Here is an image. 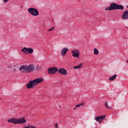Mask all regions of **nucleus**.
<instances>
[{
  "label": "nucleus",
  "instance_id": "f257e3e1",
  "mask_svg": "<svg viewBox=\"0 0 128 128\" xmlns=\"http://www.w3.org/2000/svg\"><path fill=\"white\" fill-rule=\"evenodd\" d=\"M44 82V78H36L32 80H30L27 84L26 88H34L38 84H40V82Z\"/></svg>",
  "mask_w": 128,
  "mask_h": 128
},
{
  "label": "nucleus",
  "instance_id": "f03ea898",
  "mask_svg": "<svg viewBox=\"0 0 128 128\" xmlns=\"http://www.w3.org/2000/svg\"><path fill=\"white\" fill-rule=\"evenodd\" d=\"M20 70L22 72H32L34 70V65L30 64L27 66H20Z\"/></svg>",
  "mask_w": 128,
  "mask_h": 128
},
{
  "label": "nucleus",
  "instance_id": "7ed1b4c3",
  "mask_svg": "<svg viewBox=\"0 0 128 128\" xmlns=\"http://www.w3.org/2000/svg\"><path fill=\"white\" fill-rule=\"evenodd\" d=\"M8 122L10 124H22L26 122V120L24 118H12L7 120Z\"/></svg>",
  "mask_w": 128,
  "mask_h": 128
},
{
  "label": "nucleus",
  "instance_id": "20e7f679",
  "mask_svg": "<svg viewBox=\"0 0 128 128\" xmlns=\"http://www.w3.org/2000/svg\"><path fill=\"white\" fill-rule=\"evenodd\" d=\"M28 12L29 14L33 16H38L40 14L38 13V9L36 8H29L28 9Z\"/></svg>",
  "mask_w": 128,
  "mask_h": 128
},
{
  "label": "nucleus",
  "instance_id": "39448f33",
  "mask_svg": "<svg viewBox=\"0 0 128 128\" xmlns=\"http://www.w3.org/2000/svg\"><path fill=\"white\" fill-rule=\"evenodd\" d=\"M124 8V6L120 4H118L116 3H112L111 4V9L110 10H122Z\"/></svg>",
  "mask_w": 128,
  "mask_h": 128
},
{
  "label": "nucleus",
  "instance_id": "423d86ee",
  "mask_svg": "<svg viewBox=\"0 0 128 128\" xmlns=\"http://www.w3.org/2000/svg\"><path fill=\"white\" fill-rule=\"evenodd\" d=\"M21 52L24 54H32L34 52V49L25 47L21 50Z\"/></svg>",
  "mask_w": 128,
  "mask_h": 128
},
{
  "label": "nucleus",
  "instance_id": "0eeeda50",
  "mask_svg": "<svg viewBox=\"0 0 128 128\" xmlns=\"http://www.w3.org/2000/svg\"><path fill=\"white\" fill-rule=\"evenodd\" d=\"M58 70V68L56 67L50 68L48 70V72L49 74H54Z\"/></svg>",
  "mask_w": 128,
  "mask_h": 128
},
{
  "label": "nucleus",
  "instance_id": "6e6552de",
  "mask_svg": "<svg viewBox=\"0 0 128 128\" xmlns=\"http://www.w3.org/2000/svg\"><path fill=\"white\" fill-rule=\"evenodd\" d=\"M71 52H72V56H73L74 58H80V50L76 49L74 50H72Z\"/></svg>",
  "mask_w": 128,
  "mask_h": 128
},
{
  "label": "nucleus",
  "instance_id": "1a4fd4ad",
  "mask_svg": "<svg viewBox=\"0 0 128 128\" xmlns=\"http://www.w3.org/2000/svg\"><path fill=\"white\" fill-rule=\"evenodd\" d=\"M104 118H106V116H102L94 118V120L96 122H98L99 123L102 122H104Z\"/></svg>",
  "mask_w": 128,
  "mask_h": 128
},
{
  "label": "nucleus",
  "instance_id": "9d476101",
  "mask_svg": "<svg viewBox=\"0 0 128 128\" xmlns=\"http://www.w3.org/2000/svg\"><path fill=\"white\" fill-rule=\"evenodd\" d=\"M68 52V48H64L62 49L60 52V54L62 56H64L66 54V52Z\"/></svg>",
  "mask_w": 128,
  "mask_h": 128
},
{
  "label": "nucleus",
  "instance_id": "9b49d317",
  "mask_svg": "<svg viewBox=\"0 0 128 128\" xmlns=\"http://www.w3.org/2000/svg\"><path fill=\"white\" fill-rule=\"evenodd\" d=\"M58 72L59 74H64V76H66V74H68V71H66V70L64 68H60L59 70L58 69Z\"/></svg>",
  "mask_w": 128,
  "mask_h": 128
},
{
  "label": "nucleus",
  "instance_id": "f8f14e48",
  "mask_svg": "<svg viewBox=\"0 0 128 128\" xmlns=\"http://www.w3.org/2000/svg\"><path fill=\"white\" fill-rule=\"evenodd\" d=\"M122 20H128V10L125 11L122 16Z\"/></svg>",
  "mask_w": 128,
  "mask_h": 128
},
{
  "label": "nucleus",
  "instance_id": "ddd939ff",
  "mask_svg": "<svg viewBox=\"0 0 128 128\" xmlns=\"http://www.w3.org/2000/svg\"><path fill=\"white\" fill-rule=\"evenodd\" d=\"M116 78V74H114L113 76L110 77L109 78V80H111V81L114 80Z\"/></svg>",
  "mask_w": 128,
  "mask_h": 128
},
{
  "label": "nucleus",
  "instance_id": "4468645a",
  "mask_svg": "<svg viewBox=\"0 0 128 128\" xmlns=\"http://www.w3.org/2000/svg\"><path fill=\"white\" fill-rule=\"evenodd\" d=\"M99 52H100L98 51V49H96V48H94V54L96 56V54H98Z\"/></svg>",
  "mask_w": 128,
  "mask_h": 128
},
{
  "label": "nucleus",
  "instance_id": "2eb2a0df",
  "mask_svg": "<svg viewBox=\"0 0 128 128\" xmlns=\"http://www.w3.org/2000/svg\"><path fill=\"white\" fill-rule=\"evenodd\" d=\"M82 64H80L78 65V66H74V70H76V68L77 69L82 68Z\"/></svg>",
  "mask_w": 128,
  "mask_h": 128
},
{
  "label": "nucleus",
  "instance_id": "dca6fc26",
  "mask_svg": "<svg viewBox=\"0 0 128 128\" xmlns=\"http://www.w3.org/2000/svg\"><path fill=\"white\" fill-rule=\"evenodd\" d=\"M112 8V4L109 6V7H107L105 8V10H114V9Z\"/></svg>",
  "mask_w": 128,
  "mask_h": 128
},
{
  "label": "nucleus",
  "instance_id": "f3484780",
  "mask_svg": "<svg viewBox=\"0 0 128 128\" xmlns=\"http://www.w3.org/2000/svg\"><path fill=\"white\" fill-rule=\"evenodd\" d=\"M104 106H106V108H112V107H108V102H104Z\"/></svg>",
  "mask_w": 128,
  "mask_h": 128
},
{
  "label": "nucleus",
  "instance_id": "a211bd4d",
  "mask_svg": "<svg viewBox=\"0 0 128 128\" xmlns=\"http://www.w3.org/2000/svg\"><path fill=\"white\" fill-rule=\"evenodd\" d=\"M23 128H36V127L34 126H24Z\"/></svg>",
  "mask_w": 128,
  "mask_h": 128
},
{
  "label": "nucleus",
  "instance_id": "6ab92c4d",
  "mask_svg": "<svg viewBox=\"0 0 128 128\" xmlns=\"http://www.w3.org/2000/svg\"><path fill=\"white\" fill-rule=\"evenodd\" d=\"M82 106V104H78L77 105H76L75 106L76 108H80V106Z\"/></svg>",
  "mask_w": 128,
  "mask_h": 128
},
{
  "label": "nucleus",
  "instance_id": "aec40b11",
  "mask_svg": "<svg viewBox=\"0 0 128 128\" xmlns=\"http://www.w3.org/2000/svg\"><path fill=\"white\" fill-rule=\"evenodd\" d=\"M54 30V26L52 28L48 30V32H52V30Z\"/></svg>",
  "mask_w": 128,
  "mask_h": 128
},
{
  "label": "nucleus",
  "instance_id": "412c9836",
  "mask_svg": "<svg viewBox=\"0 0 128 128\" xmlns=\"http://www.w3.org/2000/svg\"><path fill=\"white\" fill-rule=\"evenodd\" d=\"M55 128H58V123L55 124Z\"/></svg>",
  "mask_w": 128,
  "mask_h": 128
},
{
  "label": "nucleus",
  "instance_id": "4be33fe9",
  "mask_svg": "<svg viewBox=\"0 0 128 128\" xmlns=\"http://www.w3.org/2000/svg\"><path fill=\"white\" fill-rule=\"evenodd\" d=\"M8 0H3L5 4H6V2H8Z\"/></svg>",
  "mask_w": 128,
  "mask_h": 128
},
{
  "label": "nucleus",
  "instance_id": "5701e85b",
  "mask_svg": "<svg viewBox=\"0 0 128 128\" xmlns=\"http://www.w3.org/2000/svg\"><path fill=\"white\" fill-rule=\"evenodd\" d=\"M74 110H76V108H74Z\"/></svg>",
  "mask_w": 128,
  "mask_h": 128
},
{
  "label": "nucleus",
  "instance_id": "b1692460",
  "mask_svg": "<svg viewBox=\"0 0 128 128\" xmlns=\"http://www.w3.org/2000/svg\"><path fill=\"white\" fill-rule=\"evenodd\" d=\"M126 62H128V60L126 61Z\"/></svg>",
  "mask_w": 128,
  "mask_h": 128
},
{
  "label": "nucleus",
  "instance_id": "393cba45",
  "mask_svg": "<svg viewBox=\"0 0 128 128\" xmlns=\"http://www.w3.org/2000/svg\"><path fill=\"white\" fill-rule=\"evenodd\" d=\"M127 8H128V6H127Z\"/></svg>",
  "mask_w": 128,
  "mask_h": 128
},
{
  "label": "nucleus",
  "instance_id": "a878e982",
  "mask_svg": "<svg viewBox=\"0 0 128 128\" xmlns=\"http://www.w3.org/2000/svg\"><path fill=\"white\" fill-rule=\"evenodd\" d=\"M21 8H22V6H21Z\"/></svg>",
  "mask_w": 128,
  "mask_h": 128
}]
</instances>
